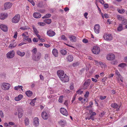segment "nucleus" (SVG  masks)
Segmentation results:
<instances>
[{
	"label": "nucleus",
	"instance_id": "obj_1",
	"mask_svg": "<svg viewBox=\"0 0 127 127\" xmlns=\"http://www.w3.org/2000/svg\"><path fill=\"white\" fill-rule=\"evenodd\" d=\"M41 56L40 53L38 52L36 54L33 55L32 59L33 60L38 61L40 60Z\"/></svg>",
	"mask_w": 127,
	"mask_h": 127
},
{
	"label": "nucleus",
	"instance_id": "obj_24",
	"mask_svg": "<svg viewBox=\"0 0 127 127\" xmlns=\"http://www.w3.org/2000/svg\"><path fill=\"white\" fill-rule=\"evenodd\" d=\"M67 60L69 62L72 61L73 60V57L72 56L69 55L67 57Z\"/></svg>",
	"mask_w": 127,
	"mask_h": 127
},
{
	"label": "nucleus",
	"instance_id": "obj_52",
	"mask_svg": "<svg viewBox=\"0 0 127 127\" xmlns=\"http://www.w3.org/2000/svg\"><path fill=\"white\" fill-rule=\"evenodd\" d=\"M28 0L29 2H31L33 6L34 5L35 3L33 2V0Z\"/></svg>",
	"mask_w": 127,
	"mask_h": 127
},
{
	"label": "nucleus",
	"instance_id": "obj_40",
	"mask_svg": "<svg viewBox=\"0 0 127 127\" xmlns=\"http://www.w3.org/2000/svg\"><path fill=\"white\" fill-rule=\"evenodd\" d=\"M115 73L119 77H121V75L120 74L118 70H116Z\"/></svg>",
	"mask_w": 127,
	"mask_h": 127
},
{
	"label": "nucleus",
	"instance_id": "obj_12",
	"mask_svg": "<svg viewBox=\"0 0 127 127\" xmlns=\"http://www.w3.org/2000/svg\"><path fill=\"white\" fill-rule=\"evenodd\" d=\"M55 33L51 30H50L48 31L47 32V35L50 36L52 37L55 35Z\"/></svg>",
	"mask_w": 127,
	"mask_h": 127
},
{
	"label": "nucleus",
	"instance_id": "obj_31",
	"mask_svg": "<svg viewBox=\"0 0 127 127\" xmlns=\"http://www.w3.org/2000/svg\"><path fill=\"white\" fill-rule=\"evenodd\" d=\"M37 6L40 8L42 7L43 6V3L42 1L39 2L37 4Z\"/></svg>",
	"mask_w": 127,
	"mask_h": 127
},
{
	"label": "nucleus",
	"instance_id": "obj_20",
	"mask_svg": "<svg viewBox=\"0 0 127 127\" xmlns=\"http://www.w3.org/2000/svg\"><path fill=\"white\" fill-rule=\"evenodd\" d=\"M8 16L7 14L1 13L0 14V19H4Z\"/></svg>",
	"mask_w": 127,
	"mask_h": 127
},
{
	"label": "nucleus",
	"instance_id": "obj_7",
	"mask_svg": "<svg viewBox=\"0 0 127 127\" xmlns=\"http://www.w3.org/2000/svg\"><path fill=\"white\" fill-rule=\"evenodd\" d=\"M115 55L113 54L110 53L107 56L106 58L109 60H113L115 59Z\"/></svg>",
	"mask_w": 127,
	"mask_h": 127
},
{
	"label": "nucleus",
	"instance_id": "obj_47",
	"mask_svg": "<svg viewBox=\"0 0 127 127\" xmlns=\"http://www.w3.org/2000/svg\"><path fill=\"white\" fill-rule=\"evenodd\" d=\"M28 34V32H25L22 34V36L25 37V36H27Z\"/></svg>",
	"mask_w": 127,
	"mask_h": 127
},
{
	"label": "nucleus",
	"instance_id": "obj_53",
	"mask_svg": "<svg viewBox=\"0 0 127 127\" xmlns=\"http://www.w3.org/2000/svg\"><path fill=\"white\" fill-rule=\"evenodd\" d=\"M91 114V115L90 116L92 118H94V117H93L96 114L95 112H93Z\"/></svg>",
	"mask_w": 127,
	"mask_h": 127
},
{
	"label": "nucleus",
	"instance_id": "obj_21",
	"mask_svg": "<svg viewBox=\"0 0 127 127\" xmlns=\"http://www.w3.org/2000/svg\"><path fill=\"white\" fill-rule=\"evenodd\" d=\"M91 82V80L90 79H88L86 80L84 82V85L86 87L88 86L90 84Z\"/></svg>",
	"mask_w": 127,
	"mask_h": 127
},
{
	"label": "nucleus",
	"instance_id": "obj_49",
	"mask_svg": "<svg viewBox=\"0 0 127 127\" xmlns=\"http://www.w3.org/2000/svg\"><path fill=\"white\" fill-rule=\"evenodd\" d=\"M33 41L34 42H37L38 40V39L35 38H34L32 39Z\"/></svg>",
	"mask_w": 127,
	"mask_h": 127
},
{
	"label": "nucleus",
	"instance_id": "obj_38",
	"mask_svg": "<svg viewBox=\"0 0 127 127\" xmlns=\"http://www.w3.org/2000/svg\"><path fill=\"white\" fill-rule=\"evenodd\" d=\"M118 66L120 67H123L126 66V64L125 63H122L120 64Z\"/></svg>",
	"mask_w": 127,
	"mask_h": 127
},
{
	"label": "nucleus",
	"instance_id": "obj_39",
	"mask_svg": "<svg viewBox=\"0 0 127 127\" xmlns=\"http://www.w3.org/2000/svg\"><path fill=\"white\" fill-rule=\"evenodd\" d=\"M117 17L118 19L120 20H122L124 18L123 17L119 15H118Z\"/></svg>",
	"mask_w": 127,
	"mask_h": 127
},
{
	"label": "nucleus",
	"instance_id": "obj_9",
	"mask_svg": "<svg viewBox=\"0 0 127 127\" xmlns=\"http://www.w3.org/2000/svg\"><path fill=\"white\" fill-rule=\"evenodd\" d=\"M12 6V3L10 2H6L4 4V7L5 10L8 9L11 7Z\"/></svg>",
	"mask_w": 127,
	"mask_h": 127
},
{
	"label": "nucleus",
	"instance_id": "obj_64",
	"mask_svg": "<svg viewBox=\"0 0 127 127\" xmlns=\"http://www.w3.org/2000/svg\"><path fill=\"white\" fill-rule=\"evenodd\" d=\"M88 101V99L87 98L86 99H84L82 101V103H84L86 101V102H87Z\"/></svg>",
	"mask_w": 127,
	"mask_h": 127
},
{
	"label": "nucleus",
	"instance_id": "obj_16",
	"mask_svg": "<svg viewBox=\"0 0 127 127\" xmlns=\"http://www.w3.org/2000/svg\"><path fill=\"white\" fill-rule=\"evenodd\" d=\"M38 119L37 117H35L34 119L33 124L35 126H38L39 124Z\"/></svg>",
	"mask_w": 127,
	"mask_h": 127
},
{
	"label": "nucleus",
	"instance_id": "obj_36",
	"mask_svg": "<svg viewBox=\"0 0 127 127\" xmlns=\"http://www.w3.org/2000/svg\"><path fill=\"white\" fill-rule=\"evenodd\" d=\"M33 30L35 34H36L38 33V32L35 27L33 26H32Z\"/></svg>",
	"mask_w": 127,
	"mask_h": 127
},
{
	"label": "nucleus",
	"instance_id": "obj_29",
	"mask_svg": "<svg viewBox=\"0 0 127 127\" xmlns=\"http://www.w3.org/2000/svg\"><path fill=\"white\" fill-rule=\"evenodd\" d=\"M44 21L47 24H49L51 22V20L49 19H45L44 20Z\"/></svg>",
	"mask_w": 127,
	"mask_h": 127
},
{
	"label": "nucleus",
	"instance_id": "obj_6",
	"mask_svg": "<svg viewBox=\"0 0 127 127\" xmlns=\"http://www.w3.org/2000/svg\"><path fill=\"white\" fill-rule=\"evenodd\" d=\"M6 55L8 58H12L14 56V52L13 51H10L7 53Z\"/></svg>",
	"mask_w": 127,
	"mask_h": 127
},
{
	"label": "nucleus",
	"instance_id": "obj_51",
	"mask_svg": "<svg viewBox=\"0 0 127 127\" xmlns=\"http://www.w3.org/2000/svg\"><path fill=\"white\" fill-rule=\"evenodd\" d=\"M35 103V101H34V100H32V101L30 102V104L32 106H34V103Z\"/></svg>",
	"mask_w": 127,
	"mask_h": 127
},
{
	"label": "nucleus",
	"instance_id": "obj_10",
	"mask_svg": "<svg viewBox=\"0 0 127 127\" xmlns=\"http://www.w3.org/2000/svg\"><path fill=\"white\" fill-rule=\"evenodd\" d=\"M57 73L59 78L61 79V78L64 75H65L64 71L61 70H60L57 71Z\"/></svg>",
	"mask_w": 127,
	"mask_h": 127
},
{
	"label": "nucleus",
	"instance_id": "obj_33",
	"mask_svg": "<svg viewBox=\"0 0 127 127\" xmlns=\"http://www.w3.org/2000/svg\"><path fill=\"white\" fill-rule=\"evenodd\" d=\"M63 95H61L60 96L59 99H58V101L59 102L62 103L63 102Z\"/></svg>",
	"mask_w": 127,
	"mask_h": 127
},
{
	"label": "nucleus",
	"instance_id": "obj_41",
	"mask_svg": "<svg viewBox=\"0 0 127 127\" xmlns=\"http://www.w3.org/2000/svg\"><path fill=\"white\" fill-rule=\"evenodd\" d=\"M32 51L33 53L35 54H36L37 52V49L36 48H34L32 50Z\"/></svg>",
	"mask_w": 127,
	"mask_h": 127
},
{
	"label": "nucleus",
	"instance_id": "obj_26",
	"mask_svg": "<svg viewBox=\"0 0 127 127\" xmlns=\"http://www.w3.org/2000/svg\"><path fill=\"white\" fill-rule=\"evenodd\" d=\"M17 54L23 57L24 56L25 54V53L24 52H22L18 50L17 52Z\"/></svg>",
	"mask_w": 127,
	"mask_h": 127
},
{
	"label": "nucleus",
	"instance_id": "obj_17",
	"mask_svg": "<svg viewBox=\"0 0 127 127\" xmlns=\"http://www.w3.org/2000/svg\"><path fill=\"white\" fill-rule=\"evenodd\" d=\"M0 28L1 30L4 32H7L8 30L7 26L3 24L0 25Z\"/></svg>",
	"mask_w": 127,
	"mask_h": 127
},
{
	"label": "nucleus",
	"instance_id": "obj_46",
	"mask_svg": "<svg viewBox=\"0 0 127 127\" xmlns=\"http://www.w3.org/2000/svg\"><path fill=\"white\" fill-rule=\"evenodd\" d=\"M18 116L19 118H21L22 116V113L18 112Z\"/></svg>",
	"mask_w": 127,
	"mask_h": 127
},
{
	"label": "nucleus",
	"instance_id": "obj_61",
	"mask_svg": "<svg viewBox=\"0 0 127 127\" xmlns=\"http://www.w3.org/2000/svg\"><path fill=\"white\" fill-rule=\"evenodd\" d=\"M23 111V109L21 108H20L18 109V111L19 112H22Z\"/></svg>",
	"mask_w": 127,
	"mask_h": 127
},
{
	"label": "nucleus",
	"instance_id": "obj_43",
	"mask_svg": "<svg viewBox=\"0 0 127 127\" xmlns=\"http://www.w3.org/2000/svg\"><path fill=\"white\" fill-rule=\"evenodd\" d=\"M118 11L119 13H122L125 12V10L123 9H122L121 10H118Z\"/></svg>",
	"mask_w": 127,
	"mask_h": 127
},
{
	"label": "nucleus",
	"instance_id": "obj_54",
	"mask_svg": "<svg viewBox=\"0 0 127 127\" xmlns=\"http://www.w3.org/2000/svg\"><path fill=\"white\" fill-rule=\"evenodd\" d=\"M89 94V92L88 91H87L86 93V94L84 95V96L86 97H87L88 96V95Z\"/></svg>",
	"mask_w": 127,
	"mask_h": 127
},
{
	"label": "nucleus",
	"instance_id": "obj_35",
	"mask_svg": "<svg viewBox=\"0 0 127 127\" xmlns=\"http://www.w3.org/2000/svg\"><path fill=\"white\" fill-rule=\"evenodd\" d=\"M16 45V44L15 43L13 44H11L9 45V47L11 48H14Z\"/></svg>",
	"mask_w": 127,
	"mask_h": 127
},
{
	"label": "nucleus",
	"instance_id": "obj_57",
	"mask_svg": "<svg viewBox=\"0 0 127 127\" xmlns=\"http://www.w3.org/2000/svg\"><path fill=\"white\" fill-rule=\"evenodd\" d=\"M20 29H22V30H27V29H29V28H27V27H21L20 28Z\"/></svg>",
	"mask_w": 127,
	"mask_h": 127
},
{
	"label": "nucleus",
	"instance_id": "obj_56",
	"mask_svg": "<svg viewBox=\"0 0 127 127\" xmlns=\"http://www.w3.org/2000/svg\"><path fill=\"white\" fill-rule=\"evenodd\" d=\"M85 119L86 120L88 119V120H89L90 119H91L92 120H94V118H92L90 116V117H86Z\"/></svg>",
	"mask_w": 127,
	"mask_h": 127
},
{
	"label": "nucleus",
	"instance_id": "obj_5",
	"mask_svg": "<svg viewBox=\"0 0 127 127\" xmlns=\"http://www.w3.org/2000/svg\"><path fill=\"white\" fill-rule=\"evenodd\" d=\"M10 87V85L8 83H3L2 84V88L4 90H8Z\"/></svg>",
	"mask_w": 127,
	"mask_h": 127
},
{
	"label": "nucleus",
	"instance_id": "obj_42",
	"mask_svg": "<svg viewBox=\"0 0 127 127\" xmlns=\"http://www.w3.org/2000/svg\"><path fill=\"white\" fill-rule=\"evenodd\" d=\"M79 64V63L77 62L74 63L73 64V66L74 67H76L78 66Z\"/></svg>",
	"mask_w": 127,
	"mask_h": 127
},
{
	"label": "nucleus",
	"instance_id": "obj_55",
	"mask_svg": "<svg viewBox=\"0 0 127 127\" xmlns=\"http://www.w3.org/2000/svg\"><path fill=\"white\" fill-rule=\"evenodd\" d=\"M101 66L102 68H106V64L104 63H103L102 64Z\"/></svg>",
	"mask_w": 127,
	"mask_h": 127
},
{
	"label": "nucleus",
	"instance_id": "obj_63",
	"mask_svg": "<svg viewBox=\"0 0 127 127\" xmlns=\"http://www.w3.org/2000/svg\"><path fill=\"white\" fill-rule=\"evenodd\" d=\"M88 15V13L87 12H85L84 14V16L85 18H86V19H87L88 18L87 17V16Z\"/></svg>",
	"mask_w": 127,
	"mask_h": 127
},
{
	"label": "nucleus",
	"instance_id": "obj_32",
	"mask_svg": "<svg viewBox=\"0 0 127 127\" xmlns=\"http://www.w3.org/2000/svg\"><path fill=\"white\" fill-rule=\"evenodd\" d=\"M51 16V14L50 13L47 14L45 15L42 17L43 19L47 18L50 17Z\"/></svg>",
	"mask_w": 127,
	"mask_h": 127
},
{
	"label": "nucleus",
	"instance_id": "obj_34",
	"mask_svg": "<svg viewBox=\"0 0 127 127\" xmlns=\"http://www.w3.org/2000/svg\"><path fill=\"white\" fill-rule=\"evenodd\" d=\"M123 27L122 24H120L119 25V27L118 28L117 30L119 31H120L123 30Z\"/></svg>",
	"mask_w": 127,
	"mask_h": 127
},
{
	"label": "nucleus",
	"instance_id": "obj_22",
	"mask_svg": "<svg viewBox=\"0 0 127 127\" xmlns=\"http://www.w3.org/2000/svg\"><path fill=\"white\" fill-rule=\"evenodd\" d=\"M52 53L55 57H57L58 54V52L56 49H54L52 50Z\"/></svg>",
	"mask_w": 127,
	"mask_h": 127
},
{
	"label": "nucleus",
	"instance_id": "obj_23",
	"mask_svg": "<svg viewBox=\"0 0 127 127\" xmlns=\"http://www.w3.org/2000/svg\"><path fill=\"white\" fill-rule=\"evenodd\" d=\"M59 123L62 127H64L66 124V122L64 120H61L59 122Z\"/></svg>",
	"mask_w": 127,
	"mask_h": 127
},
{
	"label": "nucleus",
	"instance_id": "obj_25",
	"mask_svg": "<svg viewBox=\"0 0 127 127\" xmlns=\"http://www.w3.org/2000/svg\"><path fill=\"white\" fill-rule=\"evenodd\" d=\"M23 95H19L17 97L15 98V100L16 101H19L21 100L23 98Z\"/></svg>",
	"mask_w": 127,
	"mask_h": 127
},
{
	"label": "nucleus",
	"instance_id": "obj_11",
	"mask_svg": "<svg viewBox=\"0 0 127 127\" xmlns=\"http://www.w3.org/2000/svg\"><path fill=\"white\" fill-rule=\"evenodd\" d=\"M61 113L63 115L67 116L68 115V113L66 110L63 108H61L60 110Z\"/></svg>",
	"mask_w": 127,
	"mask_h": 127
},
{
	"label": "nucleus",
	"instance_id": "obj_19",
	"mask_svg": "<svg viewBox=\"0 0 127 127\" xmlns=\"http://www.w3.org/2000/svg\"><path fill=\"white\" fill-rule=\"evenodd\" d=\"M111 106L114 108H117V110H119V109L120 107V106L117 104L116 103H112L111 105Z\"/></svg>",
	"mask_w": 127,
	"mask_h": 127
},
{
	"label": "nucleus",
	"instance_id": "obj_60",
	"mask_svg": "<svg viewBox=\"0 0 127 127\" xmlns=\"http://www.w3.org/2000/svg\"><path fill=\"white\" fill-rule=\"evenodd\" d=\"M109 6L108 4L105 3L104 5V7L105 9H106Z\"/></svg>",
	"mask_w": 127,
	"mask_h": 127
},
{
	"label": "nucleus",
	"instance_id": "obj_37",
	"mask_svg": "<svg viewBox=\"0 0 127 127\" xmlns=\"http://www.w3.org/2000/svg\"><path fill=\"white\" fill-rule=\"evenodd\" d=\"M122 22V24L123 25H125L127 23V21L126 19H124L123 20Z\"/></svg>",
	"mask_w": 127,
	"mask_h": 127
},
{
	"label": "nucleus",
	"instance_id": "obj_62",
	"mask_svg": "<svg viewBox=\"0 0 127 127\" xmlns=\"http://www.w3.org/2000/svg\"><path fill=\"white\" fill-rule=\"evenodd\" d=\"M39 24L40 26H44L45 25V23L43 22H39L38 23Z\"/></svg>",
	"mask_w": 127,
	"mask_h": 127
},
{
	"label": "nucleus",
	"instance_id": "obj_13",
	"mask_svg": "<svg viewBox=\"0 0 127 127\" xmlns=\"http://www.w3.org/2000/svg\"><path fill=\"white\" fill-rule=\"evenodd\" d=\"M100 27L98 24L96 25H95L94 27V29L95 32L97 33H99V29Z\"/></svg>",
	"mask_w": 127,
	"mask_h": 127
},
{
	"label": "nucleus",
	"instance_id": "obj_2",
	"mask_svg": "<svg viewBox=\"0 0 127 127\" xmlns=\"http://www.w3.org/2000/svg\"><path fill=\"white\" fill-rule=\"evenodd\" d=\"M20 19V15L19 14H17L12 19V22L14 23H17L19 21Z\"/></svg>",
	"mask_w": 127,
	"mask_h": 127
},
{
	"label": "nucleus",
	"instance_id": "obj_59",
	"mask_svg": "<svg viewBox=\"0 0 127 127\" xmlns=\"http://www.w3.org/2000/svg\"><path fill=\"white\" fill-rule=\"evenodd\" d=\"M106 96H101L100 97V98L101 100H103L105 99L106 98Z\"/></svg>",
	"mask_w": 127,
	"mask_h": 127
},
{
	"label": "nucleus",
	"instance_id": "obj_4",
	"mask_svg": "<svg viewBox=\"0 0 127 127\" xmlns=\"http://www.w3.org/2000/svg\"><path fill=\"white\" fill-rule=\"evenodd\" d=\"M103 37L105 40L107 41L111 40L113 39V37L110 34H104Z\"/></svg>",
	"mask_w": 127,
	"mask_h": 127
},
{
	"label": "nucleus",
	"instance_id": "obj_3",
	"mask_svg": "<svg viewBox=\"0 0 127 127\" xmlns=\"http://www.w3.org/2000/svg\"><path fill=\"white\" fill-rule=\"evenodd\" d=\"M92 51L93 53L95 54H98L100 51L99 47L97 46H94L92 49Z\"/></svg>",
	"mask_w": 127,
	"mask_h": 127
},
{
	"label": "nucleus",
	"instance_id": "obj_18",
	"mask_svg": "<svg viewBox=\"0 0 127 127\" xmlns=\"http://www.w3.org/2000/svg\"><path fill=\"white\" fill-rule=\"evenodd\" d=\"M33 17L36 18H39L41 17V14L39 13L35 12L33 15Z\"/></svg>",
	"mask_w": 127,
	"mask_h": 127
},
{
	"label": "nucleus",
	"instance_id": "obj_8",
	"mask_svg": "<svg viewBox=\"0 0 127 127\" xmlns=\"http://www.w3.org/2000/svg\"><path fill=\"white\" fill-rule=\"evenodd\" d=\"M60 79L62 81L65 82H67L69 81V77L66 75V74L64 75Z\"/></svg>",
	"mask_w": 127,
	"mask_h": 127
},
{
	"label": "nucleus",
	"instance_id": "obj_15",
	"mask_svg": "<svg viewBox=\"0 0 127 127\" xmlns=\"http://www.w3.org/2000/svg\"><path fill=\"white\" fill-rule=\"evenodd\" d=\"M41 116L42 118L44 120H47L48 118V114L45 112H42Z\"/></svg>",
	"mask_w": 127,
	"mask_h": 127
},
{
	"label": "nucleus",
	"instance_id": "obj_30",
	"mask_svg": "<svg viewBox=\"0 0 127 127\" xmlns=\"http://www.w3.org/2000/svg\"><path fill=\"white\" fill-rule=\"evenodd\" d=\"M61 53L63 55H64L67 53V51L64 49H63L60 50Z\"/></svg>",
	"mask_w": 127,
	"mask_h": 127
},
{
	"label": "nucleus",
	"instance_id": "obj_44",
	"mask_svg": "<svg viewBox=\"0 0 127 127\" xmlns=\"http://www.w3.org/2000/svg\"><path fill=\"white\" fill-rule=\"evenodd\" d=\"M61 39L64 40H67L66 38L64 35H63L61 36Z\"/></svg>",
	"mask_w": 127,
	"mask_h": 127
},
{
	"label": "nucleus",
	"instance_id": "obj_58",
	"mask_svg": "<svg viewBox=\"0 0 127 127\" xmlns=\"http://www.w3.org/2000/svg\"><path fill=\"white\" fill-rule=\"evenodd\" d=\"M0 116L1 118H3L4 116L3 113L1 110L0 111Z\"/></svg>",
	"mask_w": 127,
	"mask_h": 127
},
{
	"label": "nucleus",
	"instance_id": "obj_28",
	"mask_svg": "<svg viewBox=\"0 0 127 127\" xmlns=\"http://www.w3.org/2000/svg\"><path fill=\"white\" fill-rule=\"evenodd\" d=\"M24 121L25 126H27L29 125V120L28 118H25V119Z\"/></svg>",
	"mask_w": 127,
	"mask_h": 127
},
{
	"label": "nucleus",
	"instance_id": "obj_50",
	"mask_svg": "<svg viewBox=\"0 0 127 127\" xmlns=\"http://www.w3.org/2000/svg\"><path fill=\"white\" fill-rule=\"evenodd\" d=\"M38 11L41 13H44L45 12V10L44 9H40Z\"/></svg>",
	"mask_w": 127,
	"mask_h": 127
},
{
	"label": "nucleus",
	"instance_id": "obj_48",
	"mask_svg": "<svg viewBox=\"0 0 127 127\" xmlns=\"http://www.w3.org/2000/svg\"><path fill=\"white\" fill-rule=\"evenodd\" d=\"M83 42L85 43H86L88 42V40L85 38H84L82 40Z\"/></svg>",
	"mask_w": 127,
	"mask_h": 127
},
{
	"label": "nucleus",
	"instance_id": "obj_45",
	"mask_svg": "<svg viewBox=\"0 0 127 127\" xmlns=\"http://www.w3.org/2000/svg\"><path fill=\"white\" fill-rule=\"evenodd\" d=\"M83 93L82 91H80V90H79L77 91L76 92V93L78 94L81 95V94Z\"/></svg>",
	"mask_w": 127,
	"mask_h": 127
},
{
	"label": "nucleus",
	"instance_id": "obj_14",
	"mask_svg": "<svg viewBox=\"0 0 127 127\" xmlns=\"http://www.w3.org/2000/svg\"><path fill=\"white\" fill-rule=\"evenodd\" d=\"M68 38L70 39V41L72 42H75L77 38L75 36L73 35H70L68 36Z\"/></svg>",
	"mask_w": 127,
	"mask_h": 127
},
{
	"label": "nucleus",
	"instance_id": "obj_27",
	"mask_svg": "<svg viewBox=\"0 0 127 127\" xmlns=\"http://www.w3.org/2000/svg\"><path fill=\"white\" fill-rule=\"evenodd\" d=\"M25 94L26 95L29 97L31 96L32 94V92L30 90L28 91H27L26 92Z\"/></svg>",
	"mask_w": 127,
	"mask_h": 127
}]
</instances>
